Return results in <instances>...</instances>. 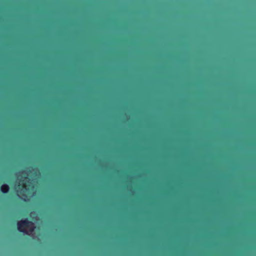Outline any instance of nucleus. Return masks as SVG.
<instances>
[{
  "instance_id": "f03ea898",
  "label": "nucleus",
  "mask_w": 256,
  "mask_h": 256,
  "mask_svg": "<svg viewBox=\"0 0 256 256\" xmlns=\"http://www.w3.org/2000/svg\"><path fill=\"white\" fill-rule=\"evenodd\" d=\"M18 229L24 234L30 235L34 231L35 226L32 222L27 219L22 220L18 222Z\"/></svg>"
},
{
  "instance_id": "20e7f679",
  "label": "nucleus",
  "mask_w": 256,
  "mask_h": 256,
  "mask_svg": "<svg viewBox=\"0 0 256 256\" xmlns=\"http://www.w3.org/2000/svg\"><path fill=\"white\" fill-rule=\"evenodd\" d=\"M36 214L35 212H32L30 213V216L32 218L35 217Z\"/></svg>"
},
{
  "instance_id": "7ed1b4c3",
  "label": "nucleus",
  "mask_w": 256,
  "mask_h": 256,
  "mask_svg": "<svg viewBox=\"0 0 256 256\" xmlns=\"http://www.w3.org/2000/svg\"><path fill=\"white\" fill-rule=\"evenodd\" d=\"M9 190V186L7 184H4L1 186L0 190L4 194L7 193Z\"/></svg>"
},
{
  "instance_id": "f257e3e1",
  "label": "nucleus",
  "mask_w": 256,
  "mask_h": 256,
  "mask_svg": "<svg viewBox=\"0 0 256 256\" xmlns=\"http://www.w3.org/2000/svg\"><path fill=\"white\" fill-rule=\"evenodd\" d=\"M40 176V172L36 168H28L26 170L20 172L17 175L15 186L18 194H22L26 198L34 196L36 192L35 186Z\"/></svg>"
}]
</instances>
